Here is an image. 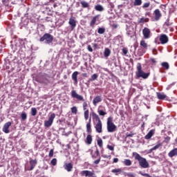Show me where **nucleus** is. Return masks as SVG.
Listing matches in <instances>:
<instances>
[{"mask_svg": "<svg viewBox=\"0 0 177 177\" xmlns=\"http://www.w3.org/2000/svg\"><path fill=\"white\" fill-rule=\"evenodd\" d=\"M92 117L93 120L97 122L94 123L96 132H97V133H102V132H103V124H102L100 118H99V115H97L95 112L92 113Z\"/></svg>", "mask_w": 177, "mask_h": 177, "instance_id": "1", "label": "nucleus"}, {"mask_svg": "<svg viewBox=\"0 0 177 177\" xmlns=\"http://www.w3.org/2000/svg\"><path fill=\"white\" fill-rule=\"evenodd\" d=\"M133 156L134 157L135 160L138 161L139 165L142 168H149V167H150L147 160L143 157H141V156L137 152H133Z\"/></svg>", "mask_w": 177, "mask_h": 177, "instance_id": "2", "label": "nucleus"}, {"mask_svg": "<svg viewBox=\"0 0 177 177\" xmlns=\"http://www.w3.org/2000/svg\"><path fill=\"white\" fill-rule=\"evenodd\" d=\"M136 75L138 78H143L144 80H146V78H149V75H150V73H145L142 70V64H140V63H138L137 64V71L136 72Z\"/></svg>", "mask_w": 177, "mask_h": 177, "instance_id": "3", "label": "nucleus"}, {"mask_svg": "<svg viewBox=\"0 0 177 177\" xmlns=\"http://www.w3.org/2000/svg\"><path fill=\"white\" fill-rule=\"evenodd\" d=\"M107 131L110 133L115 132L117 126L113 122V118L109 117L107 118L106 122Z\"/></svg>", "mask_w": 177, "mask_h": 177, "instance_id": "4", "label": "nucleus"}, {"mask_svg": "<svg viewBox=\"0 0 177 177\" xmlns=\"http://www.w3.org/2000/svg\"><path fill=\"white\" fill-rule=\"evenodd\" d=\"M40 42H44V44H52L53 42V36L49 33H45L43 37L39 39Z\"/></svg>", "mask_w": 177, "mask_h": 177, "instance_id": "5", "label": "nucleus"}, {"mask_svg": "<svg viewBox=\"0 0 177 177\" xmlns=\"http://www.w3.org/2000/svg\"><path fill=\"white\" fill-rule=\"evenodd\" d=\"M55 118H56V114L51 113L48 116V120L44 121V127L45 128H50L53 124V121L55 120Z\"/></svg>", "mask_w": 177, "mask_h": 177, "instance_id": "6", "label": "nucleus"}, {"mask_svg": "<svg viewBox=\"0 0 177 177\" xmlns=\"http://www.w3.org/2000/svg\"><path fill=\"white\" fill-rule=\"evenodd\" d=\"M71 97L73 99H77V100H80V102H84V97L81 95H79L75 90H73L71 92Z\"/></svg>", "mask_w": 177, "mask_h": 177, "instance_id": "7", "label": "nucleus"}, {"mask_svg": "<svg viewBox=\"0 0 177 177\" xmlns=\"http://www.w3.org/2000/svg\"><path fill=\"white\" fill-rule=\"evenodd\" d=\"M126 27L127 35L130 37V38H132V37H133V31H135L133 26L131 25H126Z\"/></svg>", "mask_w": 177, "mask_h": 177, "instance_id": "8", "label": "nucleus"}, {"mask_svg": "<svg viewBox=\"0 0 177 177\" xmlns=\"http://www.w3.org/2000/svg\"><path fill=\"white\" fill-rule=\"evenodd\" d=\"M82 176L86 177H96V174H95L94 171H91L89 170H83L81 171Z\"/></svg>", "mask_w": 177, "mask_h": 177, "instance_id": "9", "label": "nucleus"}, {"mask_svg": "<svg viewBox=\"0 0 177 177\" xmlns=\"http://www.w3.org/2000/svg\"><path fill=\"white\" fill-rule=\"evenodd\" d=\"M68 24L71 25V30L73 31V30H74V28L77 27V21H75V17H71L69 19Z\"/></svg>", "mask_w": 177, "mask_h": 177, "instance_id": "10", "label": "nucleus"}, {"mask_svg": "<svg viewBox=\"0 0 177 177\" xmlns=\"http://www.w3.org/2000/svg\"><path fill=\"white\" fill-rule=\"evenodd\" d=\"M159 41H160V44H162V45H165V44H167L169 39L168 38V36H167V35L162 34V35H160Z\"/></svg>", "mask_w": 177, "mask_h": 177, "instance_id": "11", "label": "nucleus"}, {"mask_svg": "<svg viewBox=\"0 0 177 177\" xmlns=\"http://www.w3.org/2000/svg\"><path fill=\"white\" fill-rule=\"evenodd\" d=\"M142 34L144 35L145 39H149V38H150V34H151L150 29H149V28H145L142 30Z\"/></svg>", "mask_w": 177, "mask_h": 177, "instance_id": "12", "label": "nucleus"}, {"mask_svg": "<svg viewBox=\"0 0 177 177\" xmlns=\"http://www.w3.org/2000/svg\"><path fill=\"white\" fill-rule=\"evenodd\" d=\"M12 125V122H6L2 129L3 132H4V133H9L10 131H9V128H10V126Z\"/></svg>", "mask_w": 177, "mask_h": 177, "instance_id": "13", "label": "nucleus"}, {"mask_svg": "<svg viewBox=\"0 0 177 177\" xmlns=\"http://www.w3.org/2000/svg\"><path fill=\"white\" fill-rule=\"evenodd\" d=\"M100 15H95L93 17L92 20L90 22V27H94L97 21H99Z\"/></svg>", "mask_w": 177, "mask_h": 177, "instance_id": "14", "label": "nucleus"}, {"mask_svg": "<svg viewBox=\"0 0 177 177\" xmlns=\"http://www.w3.org/2000/svg\"><path fill=\"white\" fill-rule=\"evenodd\" d=\"M103 99L102 98V96L100 95H97L95 97H94L93 100V106H97V103H100Z\"/></svg>", "mask_w": 177, "mask_h": 177, "instance_id": "15", "label": "nucleus"}, {"mask_svg": "<svg viewBox=\"0 0 177 177\" xmlns=\"http://www.w3.org/2000/svg\"><path fill=\"white\" fill-rule=\"evenodd\" d=\"M78 74H80L78 71H75L72 74V80H73L75 85H77V84H78V79L77 78V77H78Z\"/></svg>", "mask_w": 177, "mask_h": 177, "instance_id": "16", "label": "nucleus"}, {"mask_svg": "<svg viewBox=\"0 0 177 177\" xmlns=\"http://www.w3.org/2000/svg\"><path fill=\"white\" fill-rule=\"evenodd\" d=\"M169 157H170V158H172V157H175L177 156V148H175L174 149H172L171 151H170L168 153Z\"/></svg>", "mask_w": 177, "mask_h": 177, "instance_id": "17", "label": "nucleus"}, {"mask_svg": "<svg viewBox=\"0 0 177 177\" xmlns=\"http://www.w3.org/2000/svg\"><path fill=\"white\" fill-rule=\"evenodd\" d=\"M155 14V20H159L160 17H161V12H160V10L156 9L154 11Z\"/></svg>", "mask_w": 177, "mask_h": 177, "instance_id": "18", "label": "nucleus"}, {"mask_svg": "<svg viewBox=\"0 0 177 177\" xmlns=\"http://www.w3.org/2000/svg\"><path fill=\"white\" fill-rule=\"evenodd\" d=\"M64 169L68 171V172H71V170L73 169V165L71 163H66L64 165Z\"/></svg>", "mask_w": 177, "mask_h": 177, "instance_id": "19", "label": "nucleus"}, {"mask_svg": "<svg viewBox=\"0 0 177 177\" xmlns=\"http://www.w3.org/2000/svg\"><path fill=\"white\" fill-rule=\"evenodd\" d=\"M156 95L158 99H159L160 100H164V99L167 97V95L162 93H157Z\"/></svg>", "mask_w": 177, "mask_h": 177, "instance_id": "20", "label": "nucleus"}, {"mask_svg": "<svg viewBox=\"0 0 177 177\" xmlns=\"http://www.w3.org/2000/svg\"><path fill=\"white\" fill-rule=\"evenodd\" d=\"M30 171H32V169L35 168V165H37V160H31L30 161Z\"/></svg>", "mask_w": 177, "mask_h": 177, "instance_id": "21", "label": "nucleus"}, {"mask_svg": "<svg viewBox=\"0 0 177 177\" xmlns=\"http://www.w3.org/2000/svg\"><path fill=\"white\" fill-rule=\"evenodd\" d=\"M162 145L161 143H158L156 145L153 147L151 149H149V153H151V151H154V150H157L161 147Z\"/></svg>", "mask_w": 177, "mask_h": 177, "instance_id": "22", "label": "nucleus"}, {"mask_svg": "<svg viewBox=\"0 0 177 177\" xmlns=\"http://www.w3.org/2000/svg\"><path fill=\"white\" fill-rule=\"evenodd\" d=\"M91 155H92V158H93V160H96V158H97V157H100V153H99V149H96V151H95V154L92 153L91 152Z\"/></svg>", "mask_w": 177, "mask_h": 177, "instance_id": "23", "label": "nucleus"}, {"mask_svg": "<svg viewBox=\"0 0 177 177\" xmlns=\"http://www.w3.org/2000/svg\"><path fill=\"white\" fill-rule=\"evenodd\" d=\"M153 135H154V130H150L149 133L145 136V139H151Z\"/></svg>", "mask_w": 177, "mask_h": 177, "instance_id": "24", "label": "nucleus"}, {"mask_svg": "<svg viewBox=\"0 0 177 177\" xmlns=\"http://www.w3.org/2000/svg\"><path fill=\"white\" fill-rule=\"evenodd\" d=\"M95 9L97 12H103V10H104V8H103V6L102 5H100V4L95 6Z\"/></svg>", "mask_w": 177, "mask_h": 177, "instance_id": "25", "label": "nucleus"}, {"mask_svg": "<svg viewBox=\"0 0 177 177\" xmlns=\"http://www.w3.org/2000/svg\"><path fill=\"white\" fill-rule=\"evenodd\" d=\"M111 54V51L110 50V49L107 48L104 49V57H109V56H110Z\"/></svg>", "mask_w": 177, "mask_h": 177, "instance_id": "26", "label": "nucleus"}, {"mask_svg": "<svg viewBox=\"0 0 177 177\" xmlns=\"http://www.w3.org/2000/svg\"><path fill=\"white\" fill-rule=\"evenodd\" d=\"M81 5H82V7H83L84 8H89L90 5H89V3L85 1H82L80 2Z\"/></svg>", "mask_w": 177, "mask_h": 177, "instance_id": "27", "label": "nucleus"}, {"mask_svg": "<svg viewBox=\"0 0 177 177\" xmlns=\"http://www.w3.org/2000/svg\"><path fill=\"white\" fill-rule=\"evenodd\" d=\"M123 164H124V165H126L127 167H130V165H132V161H131V160L129 159H125L123 161Z\"/></svg>", "mask_w": 177, "mask_h": 177, "instance_id": "28", "label": "nucleus"}, {"mask_svg": "<svg viewBox=\"0 0 177 177\" xmlns=\"http://www.w3.org/2000/svg\"><path fill=\"white\" fill-rule=\"evenodd\" d=\"M140 45L143 48V49H147V43H146V41L141 40Z\"/></svg>", "mask_w": 177, "mask_h": 177, "instance_id": "29", "label": "nucleus"}, {"mask_svg": "<svg viewBox=\"0 0 177 177\" xmlns=\"http://www.w3.org/2000/svg\"><path fill=\"white\" fill-rule=\"evenodd\" d=\"M86 142L87 143V145H91L92 143V136L91 135H88L86 139Z\"/></svg>", "mask_w": 177, "mask_h": 177, "instance_id": "30", "label": "nucleus"}, {"mask_svg": "<svg viewBox=\"0 0 177 177\" xmlns=\"http://www.w3.org/2000/svg\"><path fill=\"white\" fill-rule=\"evenodd\" d=\"M86 131L88 133L92 132V129L91 128V118L89 119L88 123L86 124Z\"/></svg>", "mask_w": 177, "mask_h": 177, "instance_id": "31", "label": "nucleus"}, {"mask_svg": "<svg viewBox=\"0 0 177 177\" xmlns=\"http://www.w3.org/2000/svg\"><path fill=\"white\" fill-rule=\"evenodd\" d=\"M161 66L162 67H164L165 70H169V64H168V62H162Z\"/></svg>", "mask_w": 177, "mask_h": 177, "instance_id": "32", "label": "nucleus"}, {"mask_svg": "<svg viewBox=\"0 0 177 177\" xmlns=\"http://www.w3.org/2000/svg\"><path fill=\"white\" fill-rule=\"evenodd\" d=\"M111 172L115 175H118L119 174H121L122 170L121 169H112Z\"/></svg>", "mask_w": 177, "mask_h": 177, "instance_id": "33", "label": "nucleus"}, {"mask_svg": "<svg viewBox=\"0 0 177 177\" xmlns=\"http://www.w3.org/2000/svg\"><path fill=\"white\" fill-rule=\"evenodd\" d=\"M21 119L22 121H26V120H27V113H26V112H22L21 114Z\"/></svg>", "mask_w": 177, "mask_h": 177, "instance_id": "34", "label": "nucleus"}, {"mask_svg": "<svg viewBox=\"0 0 177 177\" xmlns=\"http://www.w3.org/2000/svg\"><path fill=\"white\" fill-rule=\"evenodd\" d=\"M142 5V0H135L134 6H140Z\"/></svg>", "mask_w": 177, "mask_h": 177, "instance_id": "35", "label": "nucleus"}, {"mask_svg": "<svg viewBox=\"0 0 177 177\" xmlns=\"http://www.w3.org/2000/svg\"><path fill=\"white\" fill-rule=\"evenodd\" d=\"M98 34H103L104 32H106V28H99L97 30Z\"/></svg>", "mask_w": 177, "mask_h": 177, "instance_id": "36", "label": "nucleus"}, {"mask_svg": "<svg viewBox=\"0 0 177 177\" xmlns=\"http://www.w3.org/2000/svg\"><path fill=\"white\" fill-rule=\"evenodd\" d=\"M31 115L33 116L37 115V108H31Z\"/></svg>", "mask_w": 177, "mask_h": 177, "instance_id": "37", "label": "nucleus"}, {"mask_svg": "<svg viewBox=\"0 0 177 177\" xmlns=\"http://www.w3.org/2000/svg\"><path fill=\"white\" fill-rule=\"evenodd\" d=\"M84 118L86 120H87L88 118H89V110H86L84 111Z\"/></svg>", "mask_w": 177, "mask_h": 177, "instance_id": "38", "label": "nucleus"}, {"mask_svg": "<svg viewBox=\"0 0 177 177\" xmlns=\"http://www.w3.org/2000/svg\"><path fill=\"white\" fill-rule=\"evenodd\" d=\"M97 143L99 147H103V140L101 138L97 140Z\"/></svg>", "mask_w": 177, "mask_h": 177, "instance_id": "39", "label": "nucleus"}, {"mask_svg": "<svg viewBox=\"0 0 177 177\" xmlns=\"http://www.w3.org/2000/svg\"><path fill=\"white\" fill-rule=\"evenodd\" d=\"M77 111H78V109H77V106H73L71 108V113H73V114H77Z\"/></svg>", "mask_w": 177, "mask_h": 177, "instance_id": "40", "label": "nucleus"}, {"mask_svg": "<svg viewBox=\"0 0 177 177\" xmlns=\"http://www.w3.org/2000/svg\"><path fill=\"white\" fill-rule=\"evenodd\" d=\"M97 74L95 73L91 76L90 81H95V80H97Z\"/></svg>", "mask_w": 177, "mask_h": 177, "instance_id": "41", "label": "nucleus"}, {"mask_svg": "<svg viewBox=\"0 0 177 177\" xmlns=\"http://www.w3.org/2000/svg\"><path fill=\"white\" fill-rule=\"evenodd\" d=\"M147 21V19L145 17H142L139 19L138 23H146Z\"/></svg>", "mask_w": 177, "mask_h": 177, "instance_id": "42", "label": "nucleus"}, {"mask_svg": "<svg viewBox=\"0 0 177 177\" xmlns=\"http://www.w3.org/2000/svg\"><path fill=\"white\" fill-rule=\"evenodd\" d=\"M98 114L99 115L104 116L107 113L104 112L103 110H98Z\"/></svg>", "mask_w": 177, "mask_h": 177, "instance_id": "43", "label": "nucleus"}, {"mask_svg": "<svg viewBox=\"0 0 177 177\" xmlns=\"http://www.w3.org/2000/svg\"><path fill=\"white\" fill-rule=\"evenodd\" d=\"M138 174H140V175H142V176L145 177H153L151 176L149 174H143L142 171H139Z\"/></svg>", "mask_w": 177, "mask_h": 177, "instance_id": "44", "label": "nucleus"}, {"mask_svg": "<svg viewBox=\"0 0 177 177\" xmlns=\"http://www.w3.org/2000/svg\"><path fill=\"white\" fill-rule=\"evenodd\" d=\"M87 107H88V104L85 102H83V110H84V111H86V110H88Z\"/></svg>", "mask_w": 177, "mask_h": 177, "instance_id": "45", "label": "nucleus"}, {"mask_svg": "<svg viewBox=\"0 0 177 177\" xmlns=\"http://www.w3.org/2000/svg\"><path fill=\"white\" fill-rule=\"evenodd\" d=\"M51 164L52 165H56V164H57V159L56 158H53L52 160H51Z\"/></svg>", "mask_w": 177, "mask_h": 177, "instance_id": "46", "label": "nucleus"}, {"mask_svg": "<svg viewBox=\"0 0 177 177\" xmlns=\"http://www.w3.org/2000/svg\"><path fill=\"white\" fill-rule=\"evenodd\" d=\"M172 23H170L169 21H167L165 23V26L166 27H171Z\"/></svg>", "mask_w": 177, "mask_h": 177, "instance_id": "47", "label": "nucleus"}, {"mask_svg": "<svg viewBox=\"0 0 177 177\" xmlns=\"http://www.w3.org/2000/svg\"><path fill=\"white\" fill-rule=\"evenodd\" d=\"M150 6V3H145L142 6V8L145 9L146 8H149Z\"/></svg>", "mask_w": 177, "mask_h": 177, "instance_id": "48", "label": "nucleus"}, {"mask_svg": "<svg viewBox=\"0 0 177 177\" xmlns=\"http://www.w3.org/2000/svg\"><path fill=\"white\" fill-rule=\"evenodd\" d=\"M133 133H127L126 134V138H132L133 136Z\"/></svg>", "mask_w": 177, "mask_h": 177, "instance_id": "49", "label": "nucleus"}, {"mask_svg": "<svg viewBox=\"0 0 177 177\" xmlns=\"http://www.w3.org/2000/svg\"><path fill=\"white\" fill-rule=\"evenodd\" d=\"M87 49L88 52H93V49L92 48V46H91V45L88 46Z\"/></svg>", "mask_w": 177, "mask_h": 177, "instance_id": "50", "label": "nucleus"}, {"mask_svg": "<svg viewBox=\"0 0 177 177\" xmlns=\"http://www.w3.org/2000/svg\"><path fill=\"white\" fill-rule=\"evenodd\" d=\"M48 157H53V149L50 150Z\"/></svg>", "mask_w": 177, "mask_h": 177, "instance_id": "51", "label": "nucleus"}, {"mask_svg": "<svg viewBox=\"0 0 177 177\" xmlns=\"http://www.w3.org/2000/svg\"><path fill=\"white\" fill-rule=\"evenodd\" d=\"M71 131H68L67 133H65L64 131L63 132L62 135H64V136H68L69 135H71Z\"/></svg>", "mask_w": 177, "mask_h": 177, "instance_id": "52", "label": "nucleus"}, {"mask_svg": "<svg viewBox=\"0 0 177 177\" xmlns=\"http://www.w3.org/2000/svg\"><path fill=\"white\" fill-rule=\"evenodd\" d=\"M107 149H109V150H111V151H113V150H114V147H113L111 145H107Z\"/></svg>", "mask_w": 177, "mask_h": 177, "instance_id": "53", "label": "nucleus"}, {"mask_svg": "<svg viewBox=\"0 0 177 177\" xmlns=\"http://www.w3.org/2000/svg\"><path fill=\"white\" fill-rule=\"evenodd\" d=\"M99 162H100V156L98 157V160H96L95 161H94V164L97 165V164H99Z\"/></svg>", "mask_w": 177, "mask_h": 177, "instance_id": "54", "label": "nucleus"}, {"mask_svg": "<svg viewBox=\"0 0 177 177\" xmlns=\"http://www.w3.org/2000/svg\"><path fill=\"white\" fill-rule=\"evenodd\" d=\"M104 158H109L110 160V158H111V156H109V155H102V156Z\"/></svg>", "mask_w": 177, "mask_h": 177, "instance_id": "55", "label": "nucleus"}, {"mask_svg": "<svg viewBox=\"0 0 177 177\" xmlns=\"http://www.w3.org/2000/svg\"><path fill=\"white\" fill-rule=\"evenodd\" d=\"M122 53L123 55H127V53H128V50L127 48H123Z\"/></svg>", "mask_w": 177, "mask_h": 177, "instance_id": "56", "label": "nucleus"}, {"mask_svg": "<svg viewBox=\"0 0 177 177\" xmlns=\"http://www.w3.org/2000/svg\"><path fill=\"white\" fill-rule=\"evenodd\" d=\"M127 176H129V177H135V175L132 173H129Z\"/></svg>", "mask_w": 177, "mask_h": 177, "instance_id": "57", "label": "nucleus"}, {"mask_svg": "<svg viewBox=\"0 0 177 177\" xmlns=\"http://www.w3.org/2000/svg\"><path fill=\"white\" fill-rule=\"evenodd\" d=\"M113 162H118V158H113Z\"/></svg>", "mask_w": 177, "mask_h": 177, "instance_id": "58", "label": "nucleus"}, {"mask_svg": "<svg viewBox=\"0 0 177 177\" xmlns=\"http://www.w3.org/2000/svg\"><path fill=\"white\" fill-rule=\"evenodd\" d=\"M151 62H152L153 63H156V61L154 58H151Z\"/></svg>", "mask_w": 177, "mask_h": 177, "instance_id": "59", "label": "nucleus"}, {"mask_svg": "<svg viewBox=\"0 0 177 177\" xmlns=\"http://www.w3.org/2000/svg\"><path fill=\"white\" fill-rule=\"evenodd\" d=\"M169 137H167L166 139H165V140H166V142H169Z\"/></svg>", "mask_w": 177, "mask_h": 177, "instance_id": "60", "label": "nucleus"}, {"mask_svg": "<svg viewBox=\"0 0 177 177\" xmlns=\"http://www.w3.org/2000/svg\"><path fill=\"white\" fill-rule=\"evenodd\" d=\"M111 7L114 8V5L113 3H111Z\"/></svg>", "mask_w": 177, "mask_h": 177, "instance_id": "61", "label": "nucleus"}, {"mask_svg": "<svg viewBox=\"0 0 177 177\" xmlns=\"http://www.w3.org/2000/svg\"><path fill=\"white\" fill-rule=\"evenodd\" d=\"M83 77H86V73L83 74Z\"/></svg>", "mask_w": 177, "mask_h": 177, "instance_id": "62", "label": "nucleus"}, {"mask_svg": "<svg viewBox=\"0 0 177 177\" xmlns=\"http://www.w3.org/2000/svg\"><path fill=\"white\" fill-rule=\"evenodd\" d=\"M114 28H117V25H115Z\"/></svg>", "mask_w": 177, "mask_h": 177, "instance_id": "63", "label": "nucleus"}, {"mask_svg": "<svg viewBox=\"0 0 177 177\" xmlns=\"http://www.w3.org/2000/svg\"><path fill=\"white\" fill-rule=\"evenodd\" d=\"M146 118H147V115H146Z\"/></svg>", "mask_w": 177, "mask_h": 177, "instance_id": "64", "label": "nucleus"}]
</instances>
